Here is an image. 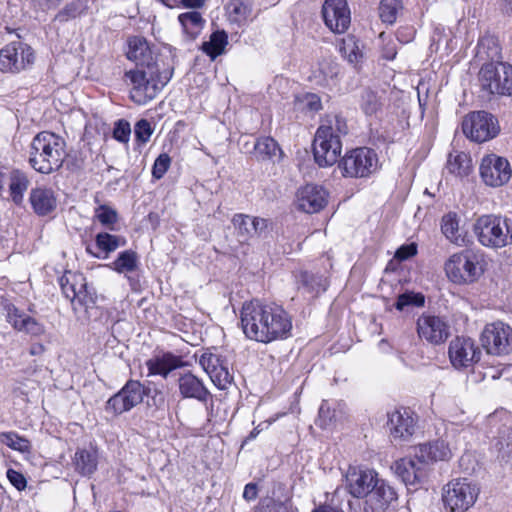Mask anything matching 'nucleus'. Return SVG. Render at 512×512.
Instances as JSON below:
<instances>
[{
    "mask_svg": "<svg viewBox=\"0 0 512 512\" xmlns=\"http://www.w3.org/2000/svg\"><path fill=\"white\" fill-rule=\"evenodd\" d=\"M241 325L249 339L270 343L289 336L292 320L281 305L255 300L243 304Z\"/></svg>",
    "mask_w": 512,
    "mask_h": 512,
    "instance_id": "f257e3e1",
    "label": "nucleus"
},
{
    "mask_svg": "<svg viewBox=\"0 0 512 512\" xmlns=\"http://www.w3.org/2000/svg\"><path fill=\"white\" fill-rule=\"evenodd\" d=\"M67 156L65 139L53 132L38 133L30 144L29 164L41 174L58 171Z\"/></svg>",
    "mask_w": 512,
    "mask_h": 512,
    "instance_id": "f03ea898",
    "label": "nucleus"
},
{
    "mask_svg": "<svg viewBox=\"0 0 512 512\" xmlns=\"http://www.w3.org/2000/svg\"><path fill=\"white\" fill-rule=\"evenodd\" d=\"M347 133L346 121L337 115L327 116L322 121L313 141L314 159L319 166H332L338 161L342 151L341 136Z\"/></svg>",
    "mask_w": 512,
    "mask_h": 512,
    "instance_id": "7ed1b4c3",
    "label": "nucleus"
},
{
    "mask_svg": "<svg viewBox=\"0 0 512 512\" xmlns=\"http://www.w3.org/2000/svg\"><path fill=\"white\" fill-rule=\"evenodd\" d=\"M171 76L172 71L161 72L158 65L127 71L125 81L130 87V99L137 105L147 104L158 95Z\"/></svg>",
    "mask_w": 512,
    "mask_h": 512,
    "instance_id": "20e7f679",
    "label": "nucleus"
},
{
    "mask_svg": "<svg viewBox=\"0 0 512 512\" xmlns=\"http://www.w3.org/2000/svg\"><path fill=\"white\" fill-rule=\"evenodd\" d=\"M478 242L490 249L512 245V219L501 215H482L474 224Z\"/></svg>",
    "mask_w": 512,
    "mask_h": 512,
    "instance_id": "39448f33",
    "label": "nucleus"
},
{
    "mask_svg": "<svg viewBox=\"0 0 512 512\" xmlns=\"http://www.w3.org/2000/svg\"><path fill=\"white\" fill-rule=\"evenodd\" d=\"M444 271L454 284L474 283L484 273L482 255L470 249L454 253L445 261Z\"/></svg>",
    "mask_w": 512,
    "mask_h": 512,
    "instance_id": "423d86ee",
    "label": "nucleus"
},
{
    "mask_svg": "<svg viewBox=\"0 0 512 512\" xmlns=\"http://www.w3.org/2000/svg\"><path fill=\"white\" fill-rule=\"evenodd\" d=\"M478 80L482 90L491 95L512 96V65L504 62L483 64Z\"/></svg>",
    "mask_w": 512,
    "mask_h": 512,
    "instance_id": "0eeeda50",
    "label": "nucleus"
},
{
    "mask_svg": "<svg viewBox=\"0 0 512 512\" xmlns=\"http://www.w3.org/2000/svg\"><path fill=\"white\" fill-rule=\"evenodd\" d=\"M479 492L477 484L468 478L453 479L443 488V502L451 512H465L475 504Z\"/></svg>",
    "mask_w": 512,
    "mask_h": 512,
    "instance_id": "6e6552de",
    "label": "nucleus"
},
{
    "mask_svg": "<svg viewBox=\"0 0 512 512\" xmlns=\"http://www.w3.org/2000/svg\"><path fill=\"white\" fill-rule=\"evenodd\" d=\"M462 131L468 139L480 144L497 137L500 133V124L491 113L474 111L464 117Z\"/></svg>",
    "mask_w": 512,
    "mask_h": 512,
    "instance_id": "1a4fd4ad",
    "label": "nucleus"
},
{
    "mask_svg": "<svg viewBox=\"0 0 512 512\" xmlns=\"http://www.w3.org/2000/svg\"><path fill=\"white\" fill-rule=\"evenodd\" d=\"M479 176L482 183L490 188L505 186L512 178L510 161L496 153L483 155L479 163Z\"/></svg>",
    "mask_w": 512,
    "mask_h": 512,
    "instance_id": "9d476101",
    "label": "nucleus"
},
{
    "mask_svg": "<svg viewBox=\"0 0 512 512\" xmlns=\"http://www.w3.org/2000/svg\"><path fill=\"white\" fill-rule=\"evenodd\" d=\"M344 177H367L378 168V158L374 150L362 147L346 153L339 163Z\"/></svg>",
    "mask_w": 512,
    "mask_h": 512,
    "instance_id": "9b49d317",
    "label": "nucleus"
},
{
    "mask_svg": "<svg viewBox=\"0 0 512 512\" xmlns=\"http://www.w3.org/2000/svg\"><path fill=\"white\" fill-rule=\"evenodd\" d=\"M63 295L76 305L90 307L95 303V294L88 288L85 277L80 273L65 272L59 279Z\"/></svg>",
    "mask_w": 512,
    "mask_h": 512,
    "instance_id": "f8f14e48",
    "label": "nucleus"
},
{
    "mask_svg": "<svg viewBox=\"0 0 512 512\" xmlns=\"http://www.w3.org/2000/svg\"><path fill=\"white\" fill-rule=\"evenodd\" d=\"M481 340L488 354L501 356L512 352V328L503 322L488 324Z\"/></svg>",
    "mask_w": 512,
    "mask_h": 512,
    "instance_id": "ddd939ff",
    "label": "nucleus"
},
{
    "mask_svg": "<svg viewBox=\"0 0 512 512\" xmlns=\"http://www.w3.org/2000/svg\"><path fill=\"white\" fill-rule=\"evenodd\" d=\"M34 52L22 42H12L0 50V71L18 73L34 62Z\"/></svg>",
    "mask_w": 512,
    "mask_h": 512,
    "instance_id": "4468645a",
    "label": "nucleus"
},
{
    "mask_svg": "<svg viewBox=\"0 0 512 512\" xmlns=\"http://www.w3.org/2000/svg\"><path fill=\"white\" fill-rule=\"evenodd\" d=\"M145 389L139 381L130 380L106 402L105 410L115 415L131 410L143 401Z\"/></svg>",
    "mask_w": 512,
    "mask_h": 512,
    "instance_id": "2eb2a0df",
    "label": "nucleus"
},
{
    "mask_svg": "<svg viewBox=\"0 0 512 512\" xmlns=\"http://www.w3.org/2000/svg\"><path fill=\"white\" fill-rule=\"evenodd\" d=\"M448 355L455 369H468L480 360L481 351L474 340L468 337H456L448 348Z\"/></svg>",
    "mask_w": 512,
    "mask_h": 512,
    "instance_id": "dca6fc26",
    "label": "nucleus"
},
{
    "mask_svg": "<svg viewBox=\"0 0 512 512\" xmlns=\"http://www.w3.org/2000/svg\"><path fill=\"white\" fill-rule=\"evenodd\" d=\"M417 334L421 340L439 345L449 337V325L439 316L423 314L417 319Z\"/></svg>",
    "mask_w": 512,
    "mask_h": 512,
    "instance_id": "f3484780",
    "label": "nucleus"
},
{
    "mask_svg": "<svg viewBox=\"0 0 512 512\" xmlns=\"http://www.w3.org/2000/svg\"><path fill=\"white\" fill-rule=\"evenodd\" d=\"M322 16L325 25L334 33H344L350 26L351 14L346 0H325Z\"/></svg>",
    "mask_w": 512,
    "mask_h": 512,
    "instance_id": "a211bd4d",
    "label": "nucleus"
},
{
    "mask_svg": "<svg viewBox=\"0 0 512 512\" xmlns=\"http://www.w3.org/2000/svg\"><path fill=\"white\" fill-rule=\"evenodd\" d=\"M379 481L377 473L371 469L349 467L346 473L348 490L356 498L366 497L367 499Z\"/></svg>",
    "mask_w": 512,
    "mask_h": 512,
    "instance_id": "6ab92c4d",
    "label": "nucleus"
},
{
    "mask_svg": "<svg viewBox=\"0 0 512 512\" xmlns=\"http://www.w3.org/2000/svg\"><path fill=\"white\" fill-rule=\"evenodd\" d=\"M199 364L218 388L225 389L232 382L233 376L228 363L219 355L205 352L201 355Z\"/></svg>",
    "mask_w": 512,
    "mask_h": 512,
    "instance_id": "aec40b11",
    "label": "nucleus"
},
{
    "mask_svg": "<svg viewBox=\"0 0 512 512\" xmlns=\"http://www.w3.org/2000/svg\"><path fill=\"white\" fill-rule=\"evenodd\" d=\"M327 204V192L318 185L308 184L296 195V206L305 213H317Z\"/></svg>",
    "mask_w": 512,
    "mask_h": 512,
    "instance_id": "412c9836",
    "label": "nucleus"
},
{
    "mask_svg": "<svg viewBox=\"0 0 512 512\" xmlns=\"http://www.w3.org/2000/svg\"><path fill=\"white\" fill-rule=\"evenodd\" d=\"M388 427L394 441L406 442L414 434L415 419L408 409L388 413Z\"/></svg>",
    "mask_w": 512,
    "mask_h": 512,
    "instance_id": "4be33fe9",
    "label": "nucleus"
},
{
    "mask_svg": "<svg viewBox=\"0 0 512 512\" xmlns=\"http://www.w3.org/2000/svg\"><path fill=\"white\" fill-rule=\"evenodd\" d=\"M397 500L395 490L380 480L371 490L365 501L366 512H386Z\"/></svg>",
    "mask_w": 512,
    "mask_h": 512,
    "instance_id": "5701e85b",
    "label": "nucleus"
},
{
    "mask_svg": "<svg viewBox=\"0 0 512 512\" xmlns=\"http://www.w3.org/2000/svg\"><path fill=\"white\" fill-rule=\"evenodd\" d=\"M392 468L406 485L420 482L426 476L427 471L426 465L417 458H402L396 461Z\"/></svg>",
    "mask_w": 512,
    "mask_h": 512,
    "instance_id": "b1692460",
    "label": "nucleus"
},
{
    "mask_svg": "<svg viewBox=\"0 0 512 512\" xmlns=\"http://www.w3.org/2000/svg\"><path fill=\"white\" fill-rule=\"evenodd\" d=\"M6 311V320L15 330L33 336H39L44 333V326L41 323L35 318L21 312L14 305H7Z\"/></svg>",
    "mask_w": 512,
    "mask_h": 512,
    "instance_id": "393cba45",
    "label": "nucleus"
},
{
    "mask_svg": "<svg viewBox=\"0 0 512 512\" xmlns=\"http://www.w3.org/2000/svg\"><path fill=\"white\" fill-rule=\"evenodd\" d=\"M178 388L181 397L207 402L210 392L198 377L187 372L178 378Z\"/></svg>",
    "mask_w": 512,
    "mask_h": 512,
    "instance_id": "a878e982",
    "label": "nucleus"
},
{
    "mask_svg": "<svg viewBox=\"0 0 512 512\" xmlns=\"http://www.w3.org/2000/svg\"><path fill=\"white\" fill-rule=\"evenodd\" d=\"M452 456V450L443 440H436L429 443L420 444L415 451V458L427 466L436 461H446Z\"/></svg>",
    "mask_w": 512,
    "mask_h": 512,
    "instance_id": "bb28decb",
    "label": "nucleus"
},
{
    "mask_svg": "<svg viewBox=\"0 0 512 512\" xmlns=\"http://www.w3.org/2000/svg\"><path fill=\"white\" fill-rule=\"evenodd\" d=\"M29 201L33 211L38 216H46L57 207V199L51 188L36 187L31 189Z\"/></svg>",
    "mask_w": 512,
    "mask_h": 512,
    "instance_id": "cd10ccee",
    "label": "nucleus"
},
{
    "mask_svg": "<svg viewBox=\"0 0 512 512\" xmlns=\"http://www.w3.org/2000/svg\"><path fill=\"white\" fill-rule=\"evenodd\" d=\"M127 57L136 62L137 68H147L148 65H157L153 61L152 51L145 38L134 36L128 40Z\"/></svg>",
    "mask_w": 512,
    "mask_h": 512,
    "instance_id": "c85d7f7f",
    "label": "nucleus"
},
{
    "mask_svg": "<svg viewBox=\"0 0 512 512\" xmlns=\"http://www.w3.org/2000/svg\"><path fill=\"white\" fill-rule=\"evenodd\" d=\"M182 364L181 358L171 353L154 357L146 362L149 376L158 375L163 378H167L171 371L181 367Z\"/></svg>",
    "mask_w": 512,
    "mask_h": 512,
    "instance_id": "c756f323",
    "label": "nucleus"
},
{
    "mask_svg": "<svg viewBox=\"0 0 512 512\" xmlns=\"http://www.w3.org/2000/svg\"><path fill=\"white\" fill-rule=\"evenodd\" d=\"M340 72L339 64L331 58H324L312 70L310 80L317 85L326 86L334 83Z\"/></svg>",
    "mask_w": 512,
    "mask_h": 512,
    "instance_id": "7c9ffc66",
    "label": "nucleus"
},
{
    "mask_svg": "<svg viewBox=\"0 0 512 512\" xmlns=\"http://www.w3.org/2000/svg\"><path fill=\"white\" fill-rule=\"evenodd\" d=\"M126 240L123 237L109 233H99L96 236L95 247L99 250L94 252L92 246L88 245L86 250L97 258H106L108 254L114 252L119 247L125 246Z\"/></svg>",
    "mask_w": 512,
    "mask_h": 512,
    "instance_id": "2f4dec72",
    "label": "nucleus"
},
{
    "mask_svg": "<svg viewBox=\"0 0 512 512\" xmlns=\"http://www.w3.org/2000/svg\"><path fill=\"white\" fill-rule=\"evenodd\" d=\"M446 169L456 177H466L472 171V159L468 153L462 151L451 152L448 155Z\"/></svg>",
    "mask_w": 512,
    "mask_h": 512,
    "instance_id": "473e14b6",
    "label": "nucleus"
},
{
    "mask_svg": "<svg viewBox=\"0 0 512 512\" xmlns=\"http://www.w3.org/2000/svg\"><path fill=\"white\" fill-rule=\"evenodd\" d=\"M178 21L181 24L183 33L190 40H194L200 35L205 24L201 13L197 11L181 13L178 16Z\"/></svg>",
    "mask_w": 512,
    "mask_h": 512,
    "instance_id": "72a5a7b5",
    "label": "nucleus"
},
{
    "mask_svg": "<svg viewBox=\"0 0 512 512\" xmlns=\"http://www.w3.org/2000/svg\"><path fill=\"white\" fill-rule=\"evenodd\" d=\"M30 181L23 171L12 170L9 175V192L11 200L16 205H21L24 199V193L29 187Z\"/></svg>",
    "mask_w": 512,
    "mask_h": 512,
    "instance_id": "f704fd0d",
    "label": "nucleus"
},
{
    "mask_svg": "<svg viewBox=\"0 0 512 512\" xmlns=\"http://www.w3.org/2000/svg\"><path fill=\"white\" fill-rule=\"evenodd\" d=\"M227 12L231 22L239 26L252 21V5L244 0H231L227 5Z\"/></svg>",
    "mask_w": 512,
    "mask_h": 512,
    "instance_id": "c9c22d12",
    "label": "nucleus"
},
{
    "mask_svg": "<svg viewBox=\"0 0 512 512\" xmlns=\"http://www.w3.org/2000/svg\"><path fill=\"white\" fill-rule=\"evenodd\" d=\"M75 469L83 476H90L97 469L98 456L95 450H78L74 456Z\"/></svg>",
    "mask_w": 512,
    "mask_h": 512,
    "instance_id": "e433bc0d",
    "label": "nucleus"
},
{
    "mask_svg": "<svg viewBox=\"0 0 512 512\" xmlns=\"http://www.w3.org/2000/svg\"><path fill=\"white\" fill-rule=\"evenodd\" d=\"M476 49L477 57L491 60V62L499 59L501 55L498 39L490 34H485L479 39Z\"/></svg>",
    "mask_w": 512,
    "mask_h": 512,
    "instance_id": "4c0bfd02",
    "label": "nucleus"
},
{
    "mask_svg": "<svg viewBox=\"0 0 512 512\" xmlns=\"http://www.w3.org/2000/svg\"><path fill=\"white\" fill-rule=\"evenodd\" d=\"M441 232L447 240L455 245L461 246L464 242V237L459 230V220L456 213L449 212L442 217Z\"/></svg>",
    "mask_w": 512,
    "mask_h": 512,
    "instance_id": "58836bf2",
    "label": "nucleus"
},
{
    "mask_svg": "<svg viewBox=\"0 0 512 512\" xmlns=\"http://www.w3.org/2000/svg\"><path fill=\"white\" fill-rule=\"evenodd\" d=\"M87 9V3L84 0H72L64 5L54 17V21L65 23L81 16Z\"/></svg>",
    "mask_w": 512,
    "mask_h": 512,
    "instance_id": "ea45409f",
    "label": "nucleus"
},
{
    "mask_svg": "<svg viewBox=\"0 0 512 512\" xmlns=\"http://www.w3.org/2000/svg\"><path fill=\"white\" fill-rule=\"evenodd\" d=\"M227 44V34L224 31H216L211 34L209 41L203 42L202 50L212 59H215L223 53Z\"/></svg>",
    "mask_w": 512,
    "mask_h": 512,
    "instance_id": "a19ab883",
    "label": "nucleus"
},
{
    "mask_svg": "<svg viewBox=\"0 0 512 512\" xmlns=\"http://www.w3.org/2000/svg\"><path fill=\"white\" fill-rule=\"evenodd\" d=\"M0 443L22 454L31 453V442L13 431L0 433Z\"/></svg>",
    "mask_w": 512,
    "mask_h": 512,
    "instance_id": "79ce46f5",
    "label": "nucleus"
},
{
    "mask_svg": "<svg viewBox=\"0 0 512 512\" xmlns=\"http://www.w3.org/2000/svg\"><path fill=\"white\" fill-rule=\"evenodd\" d=\"M340 53L351 64H357L362 58V51L359 41L351 35L342 39L340 44Z\"/></svg>",
    "mask_w": 512,
    "mask_h": 512,
    "instance_id": "37998d69",
    "label": "nucleus"
},
{
    "mask_svg": "<svg viewBox=\"0 0 512 512\" xmlns=\"http://www.w3.org/2000/svg\"><path fill=\"white\" fill-rule=\"evenodd\" d=\"M255 152L258 156L265 158H273L280 152L277 142L270 137H263L257 140L254 145Z\"/></svg>",
    "mask_w": 512,
    "mask_h": 512,
    "instance_id": "c03bdc74",
    "label": "nucleus"
},
{
    "mask_svg": "<svg viewBox=\"0 0 512 512\" xmlns=\"http://www.w3.org/2000/svg\"><path fill=\"white\" fill-rule=\"evenodd\" d=\"M400 9L401 3L399 0H381L379 14L382 21L390 24L394 23Z\"/></svg>",
    "mask_w": 512,
    "mask_h": 512,
    "instance_id": "a18cd8bd",
    "label": "nucleus"
},
{
    "mask_svg": "<svg viewBox=\"0 0 512 512\" xmlns=\"http://www.w3.org/2000/svg\"><path fill=\"white\" fill-rule=\"evenodd\" d=\"M113 265L119 273L131 272L137 266V255L131 250L124 251L119 254Z\"/></svg>",
    "mask_w": 512,
    "mask_h": 512,
    "instance_id": "49530a36",
    "label": "nucleus"
},
{
    "mask_svg": "<svg viewBox=\"0 0 512 512\" xmlns=\"http://www.w3.org/2000/svg\"><path fill=\"white\" fill-rule=\"evenodd\" d=\"M298 283L301 287L305 288L308 292L325 291L326 285L320 276L310 274L308 272H301L299 275Z\"/></svg>",
    "mask_w": 512,
    "mask_h": 512,
    "instance_id": "de8ad7c7",
    "label": "nucleus"
},
{
    "mask_svg": "<svg viewBox=\"0 0 512 512\" xmlns=\"http://www.w3.org/2000/svg\"><path fill=\"white\" fill-rule=\"evenodd\" d=\"M232 223L243 241L254 236L251 216L236 214L232 219Z\"/></svg>",
    "mask_w": 512,
    "mask_h": 512,
    "instance_id": "09e8293b",
    "label": "nucleus"
},
{
    "mask_svg": "<svg viewBox=\"0 0 512 512\" xmlns=\"http://www.w3.org/2000/svg\"><path fill=\"white\" fill-rule=\"evenodd\" d=\"M499 456L505 460L512 456V427H505L496 443Z\"/></svg>",
    "mask_w": 512,
    "mask_h": 512,
    "instance_id": "8fccbe9b",
    "label": "nucleus"
},
{
    "mask_svg": "<svg viewBox=\"0 0 512 512\" xmlns=\"http://www.w3.org/2000/svg\"><path fill=\"white\" fill-rule=\"evenodd\" d=\"M297 109L314 113L322 109L320 97L313 93H307L296 98Z\"/></svg>",
    "mask_w": 512,
    "mask_h": 512,
    "instance_id": "3c124183",
    "label": "nucleus"
},
{
    "mask_svg": "<svg viewBox=\"0 0 512 512\" xmlns=\"http://www.w3.org/2000/svg\"><path fill=\"white\" fill-rule=\"evenodd\" d=\"M94 218L103 226L112 229L117 222V212L107 205H100L95 209Z\"/></svg>",
    "mask_w": 512,
    "mask_h": 512,
    "instance_id": "603ef678",
    "label": "nucleus"
},
{
    "mask_svg": "<svg viewBox=\"0 0 512 512\" xmlns=\"http://www.w3.org/2000/svg\"><path fill=\"white\" fill-rule=\"evenodd\" d=\"M425 298L420 293H404L398 296L395 307L397 310L402 311L407 306H423Z\"/></svg>",
    "mask_w": 512,
    "mask_h": 512,
    "instance_id": "864d4df0",
    "label": "nucleus"
},
{
    "mask_svg": "<svg viewBox=\"0 0 512 512\" xmlns=\"http://www.w3.org/2000/svg\"><path fill=\"white\" fill-rule=\"evenodd\" d=\"M171 164V158L168 154L162 153L160 154L152 167V175L156 179H161L165 173L167 172L168 168Z\"/></svg>",
    "mask_w": 512,
    "mask_h": 512,
    "instance_id": "5fc2aeb1",
    "label": "nucleus"
},
{
    "mask_svg": "<svg viewBox=\"0 0 512 512\" xmlns=\"http://www.w3.org/2000/svg\"><path fill=\"white\" fill-rule=\"evenodd\" d=\"M153 133L151 124L146 119L139 120L134 127V134L138 141L146 143Z\"/></svg>",
    "mask_w": 512,
    "mask_h": 512,
    "instance_id": "6e6d98bb",
    "label": "nucleus"
},
{
    "mask_svg": "<svg viewBox=\"0 0 512 512\" xmlns=\"http://www.w3.org/2000/svg\"><path fill=\"white\" fill-rule=\"evenodd\" d=\"M380 107V102L377 95L372 91H366L362 96V109L368 115L377 112Z\"/></svg>",
    "mask_w": 512,
    "mask_h": 512,
    "instance_id": "4d7b16f0",
    "label": "nucleus"
},
{
    "mask_svg": "<svg viewBox=\"0 0 512 512\" xmlns=\"http://www.w3.org/2000/svg\"><path fill=\"white\" fill-rule=\"evenodd\" d=\"M130 124L125 120H119L114 128L113 136L116 140L127 143L130 137Z\"/></svg>",
    "mask_w": 512,
    "mask_h": 512,
    "instance_id": "13d9d810",
    "label": "nucleus"
},
{
    "mask_svg": "<svg viewBox=\"0 0 512 512\" xmlns=\"http://www.w3.org/2000/svg\"><path fill=\"white\" fill-rule=\"evenodd\" d=\"M333 420V415L330 410V406L327 401H323L319 408V416L317 424L322 428H327Z\"/></svg>",
    "mask_w": 512,
    "mask_h": 512,
    "instance_id": "bf43d9fd",
    "label": "nucleus"
},
{
    "mask_svg": "<svg viewBox=\"0 0 512 512\" xmlns=\"http://www.w3.org/2000/svg\"><path fill=\"white\" fill-rule=\"evenodd\" d=\"M7 478L9 482L18 490L22 491L27 486V481L24 475L14 469L7 470Z\"/></svg>",
    "mask_w": 512,
    "mask_h": 512,
    "instance_id": "052dcab7",
    "label": "nucleus"
},
{
    "mask_svg": "<svg viewBox=\"0 0 512 512\" xmlns=\"http://www.w3.org/2000/svg\"><path fill=\"white\" fill-rule=\"evenodd\" d=\"M417 253V248L414 244L403 245L399 249H397L395 253V258L403 261L407 260L410 257L414 256Z\"/></svg>",
    "mask_w": 512,
    "mask_h": 512,
    "instance_id": "680f3d73",
    "label": "nucleus"
},
{
    "mask_svg": "<svg viewBox=\"0 0 512 512\" xmlns=\"http://www.w3.org/2000/svg\"><path fill=\"white\" fill-rule=\"evenodd\" d=\"M251 222L253 226V233L255 235H260L268 226V221L259 217H251Z\"/></svg>",
    "mask_w": 512,
    "mask_h": 512,
    "instance_id": "e2e57ef3",
    "label": "nucleus"
},
{
    "mask_svg": "<svg viewBox=\"0 0 512 512\" xmlns=\"http://www.w3.org/2000/svg\"><path fill=\"white\" fill-rule=\"evenodd\" d=\"M34 3L43 11L56 9L63 0H33Z\"/></svg>",
    "mask_w": 512,
    "mask_h": 512,
    "instance_id": "0e129e2a",
    "label": "nucleus"
},
{
    "mask_svg": "<svg viewBox=\"0 0 512 512\" xmlns=\"http://www.w3.org/2000/svg\"><path fill=\"white\" fill-rule=\"evenodd\" d=\"M244 499L250 501L254 500L257 497V486L253 483H249L245 486L243 491Z\"/></svg>",
    "mask_w": 512,
    "mask_h": 512,
    "instance_id": "69168bd1",
    "label": "nucleus"
},
{
    "mask_svg": "<svg viewBox=\"0 0 512 512\" xmlns=\"http://www.w3.org/2000/svg\"><path fill=\"white\" fill-rule=\"evenodd\" d=\"M264 512H286V507L280 502L271 500L265 506Z\"/></svg>",
    "mask_w": 512,
    "mask_h": 512,
    "instance_id": "338daca9",
    "label": "nucleus"
},
{
    "mask_svg": "<svg viewBox=\"0 0 512 512\" xmlns=\"http://www.w3.org/2000/svg\"><path fill=\"white\" fill-rule=\"evenodd\" d=\"M189 8H201L204 5V0H181V3Z\"/></svg>",
    "mask_w": 512,
    "mask_h": 512,
    "instance_id": "774afa93",
    "label": "nucleus"
}]
</instances>
